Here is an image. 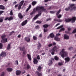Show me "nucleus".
<instances>
[{
	"instance_id": "37",
	"label": "nucleus",
	"mask_w": 76,
	"mask_h": 76,
	"mask_svg": "<svg viewBox=\"0 0 76 76\" xmlns=\"http://www.w3.org/2000/svg\"><path fill=\"white\" fill-rule=\"evenodd\" d=\"M64 31V28H61L60 30L59 31V32H61L62 31Z\"/></svg>"
},
{
	"instance_id": "57",
	"label": "nucleus",
	"mask_w": 76,
	"mask_h": 76,
	"mask_svg": "<svg viewBox=\"0 0 76 76\" xmlns=\"http://www.w3.org/2000/svg\"><path fill=\"white\" fill-rule=\"evenodd\" d=\"M15 63H17V65H18V64H19L18 63V60H16Z\"/></svg>"
},
{
	"instance_id": "12",
	"label": "nucleus",
	"mask_w": 76,
	"mask_h": 76,
	"mask_svg": "<svg viewBox=\"0 0 76 76\" xmlns=\"http://www.w3.org/2000/svg\"><path fill=\"white\" fill-rule=\"evenodd\" d=\"M22 72L20 70H17L16 71V75H20L21 74Z\"/></svg>"
},
{
	"instance_id": "3",
	"label": "nucleus",
	"mask_w": 76,
	"mask_h": 76,
	"mask_svg": "<svg viewBox=\"0 0 76 76\" xmlns=\"http://www.w3.org/2000/svg\"><path fill=\"white\" fill-rule=\"evenodd\" d=\"M60 54H61V57L63 58H64L65 57H66L67 56V54L66 53V52L64 51V50L63 49L61 51L60 53Z\"/></svg>"
},
{
	"instance_id": "47",
	"label": "nucleus",
	"mask_w": 76,
	"mask_h": 76,
	"mask_svg": "<svg viewBox=\"0 0 76 76\" xmlns=\"http://www.w3.org/2000/svg\"><path fill=\"white\" fill-rule=\"evenodd\" d=\"M35 28L36 29H37L39 28V25L37 26H35Z\"/></svg>"
},
{
	"instance_id": "38",
	"label": "nucleus",
	"mask_w": 76,
	"mask_h": 76,
	"mask_svg": "<svg viewBox=\"0 0 76 76\" xmlns=\"http://www.w3.org/2000/svg\"><path fill=\"white\" fill-rule=\"evenodd\" d=\"M58 64L59 66H62L63 64L61 62H59L58 63Z\"/></svg>"
},
{
	"instance_id": "1",
	"label": "nucleus",
	"mask_w": 76,
	"mask_h": 76,
	"mask_svg": "<svg viewBox=\"0 0 76 76\" xmlns=\"http://www.w3.org/2000/svg\"><path fill=\"white\" fill-rule=\"evenodd\" d=\"M36 11H38V12L39 11H41V14H42V11H45L46 9L44 7L38 6L36 8Z\"/></svg>"
},
{
	"instance_id": "39",
	"label": "nucleus",
	"mask_w": 76,
	"mask_h": 76,
	"mask_svg": "<svg viewBox=\"0 0 76 76\" xmlns=\"http://www.w3.org/2000/svg\"><path fill=\"white\" fill-rule=\"evenodd\" d=\"M57 18L58 19H59L60 18H61L62 17V15H57Z\"/></svg>"
},
{
	"instance_id": "40",
	"label": "nucleus",
	"mask_w": 76,
	"mask_h": 76,
	"mask_svg": "<svg viewBox=\"0 0 76 76\" xmlns=\"http://www.w3.org/2000/svg\"><path fill=\"white\" fill-rule=\"evenodd\" d=\"M48 31V29L47 28H44V32H47Z\"/></svg>"
},
{
	"instance_id": "56",
	"label": "nucleus",
	"mask_w": 76,
	"mask_h": 76,
	"mask_svg": "<svg viewBox=\"0 0 76 76\" xmlns=\"http://www.w3.org/2000/svg\"><path fill=\"white\" fill-rule=\"evenodd\" d=\"M18 6H19V4H16V5H15V8H16L18 7Z\"/></svg>"
},
{
	"instance_id": "14",
	"label": "nucleus",
	"mask_w": 76,
	"mask_h": 76,
	"mask_svg": "<svg viewBox=\"0 0 76 76\" xmlns=\"http://www.w3.org/2000/svg\"><path fill=\"white\" fill-rule=\"evenodd\" d=\"M35 74L36 75H37L38 76H42V74L41 73H39L38 71H36L35 72Z\"/></svg>"
},
{
	"instance_id": "58",
	"label": "nucleus",
	"mask_w": 76,
	"mask_h": 76,
	"mask_svg": "<svg viewBox=\"0 0 76 76\" xmlns=\"http://www.w3.org/2000/svg\"><path fill=\"white\" fill-rule=\"evenodd\" d=\"M51 20V18H47L46 19V21H48V20Z\"/></svg>"
},
{
	"instance_id": "36",
	"label": "nucleus",
	"mask_w": 76,
	"mask_h": 76,
	"mask_svg": "<svg viewBox=\"0 0 76 76\" xmlns=\"http://www.w3.org/2000/svg\"><path fill=\"white\" fill-rule=\"evenodd\" d=\"M54 59L55 60L57 61L58 60V58L57 57V56H56L54 57Z\"/></svg>"
},
{
	"instance_id": "43",
	"label": "nucleus",
	"mask_w": 76,
	"mask_h": 76,
	"mask_svg": "<svg viewBox=\"0 0 76 76\" xmlns=\"http://www.w3.org/2000/svg\"><path fill=\"white\" fill-rule=\"evenodd\" d=\"M3 47V44L1 43H0V49H2Z\"/></svg>"
},
{
	"instance_id": "46",
	"label": "nucleus",
	"mask_w": 76,
	"mask_h": 76,
	"mask_svg": "<svg viewBox=\"0 0 76 76\" xmlns=\"http://www.w3.org/2000/svg\"><path fill=\"white\" fill-rule=\"evenodd\" d=\"M64 39H67V34H64Z\"/></svg>"
},
{
	"instance_id": "5",
	"label": "nucleus",
	"mask_w": 76,
	"mask_h": 76,
	"mask_svg": "<svg viewBox=\"0 0 76 76\" xmlns=\"http://www.w3.org/2000/svg\"><path fill=\"white\" fill-rule=\"evenodd\" d=\"M24 1L23 0L22 1H21L19 3V6L18 7V10H20V9H21V7L23 5V3H24Z\"/></svg>"
},
{
	"instance_id": "55",
	"label": "nucleus",
	"mask_w": 76,
	"mask_h": 76,
	"mask_svg": "<svg viewBox=\"0 0 76 76\" xmlns=\"http://www.w3.org/2000/svg\"><path fill=\"white\" fill-rule=\"evenodd\" d=\"M36 8H34L33 10V12L34 13H35V12H36V11L35 10Z\"/></svg>"
},
{
	"instance_id": "20",
	"label": "nucleus",
	"mask_w": 76,
	"mask_h": 76,
	"mask_svg": "<svg viewBox=\"0 0 76 76\" xmlns=\"http://www.w3.org/2000/svg\"><path fill=\"white\" fill-rule=\"evenodd\" d=\"M41 44L40 43L38 42V44H37V49L38 50H39L41 48Z\"/></svg>"
},
{
	"instance_id": "42",
	"label": "nucleus",
	"mask_w": 76,
	"mask_h": 76,
	"mask_svg": "<svg viewBox=\"0 0 76 76\" xmlns=\"http://www.w3.org/2000/svg\"><path fill=\"white\" fill-rule=\"evenodd\" d=\"M4 75H5L4 72H3L1 74V76H4Z\"/></svg>"
},
{
	"instance_id": "23",
	"label": "nucleus",
	"mask_w": 76,
	"mask_h": 76,
	"mask_svg": "<svg viewBox=\"0 0 76 76\" xmlns=\"http://www.w3.org/2000/svg\"><path fill=\"white\" fill-rule=\"evenodd\" d=\"M19 48L20 51H24V50H25V47H24V46L22 47L21 48V47H20Z\"/></svg>"
},
{
	"instance_id": "4",
	"label": "nucleus",
	"mask_w": 76,
	"mask_h": 76,
	"mask_svg": "<svg viewBox=\"0 0 76 76\" xmlns=\"http://www.w3.org/2000/svg\"><path fill=\"white\" fill-rule=\"evenodd\" d=\"M76 18L75 17H73L72 19L68 18L67 20V22H69L70 21H72V23H73L75 22L76 21Z\"/></svg>"
},
{
	"instance_id": "45",
	"label": "nucleus",
	"mask_w": 76,
	"mask_h": 76,
	"mask_svg": "<svg viewBox=\"0 0 76 76\" xmlns=\"http://www.w3.org/2000/svg\"><path fill=\"white\" fill-rule=\"evenodd\" d=\"M10 16H12L13 15V11L12 10L10 11Z\"/></svg>"
},
{
	"instance_id": "13",
	"label": "nucleus",
	"mask_w": 76,
	"mask_h": 76,
	"mask_svg": "<svg viewBox=\"0 0 76 76\" xmlns=\"http://www.w3.org/2000/svg\"><path fill=\"white\" fill-rule=\"evenodd\" d=\"M18 16L20 19H22L23 18V15H22V14L20 13H18Z\"/></svg>"
},
{
	"instance_id": "2",
	"label": "nucleus",
	"mask_w": 76,
	"mask_h": 76,
	"mask_svg": "<svg viewBox=\"0 0 76 76\" xmlns=\"http://www.w3.org/2000/svg\"><path fill=\"white\" fill-rule=\"evenodd\" d=\"M75 5L74 4H69V10L70 11H72L73 10H75L76 9V7H73Z\"/></svg>"
},
{
	"instance_id": "8",
	"label": "nucleus",
	"mask_w": 76,
	"mask_h": 76,
	"mask_svg": "<svg viewBox=\"0 0 76 76\" xmlns=\"http://www.w3.org/2000/svg\"><path fill=\"white\" fill-rule=\"evenodd\" d=\"M1 42L2 43H6V42H7V39H3L1 40Z\"/></svg>"
},
{
	"instance_id": "62",
	"label": "nucleus",
	"mask_w": 76,
	"mask_h": 76,
	"mask_svg": "<svg viewBox=\"0 0 76 76\" xmlns=\"http://www.w3.org/2000/svg\"><path fill=\"white\" fill-rule=\"evenodd\" d=\"M39 37H40V38H41V37H42V34H41L39 35Z\"/></svg>"
},
{
	"instance_id": "51",
	"label": "nucleus",
	"mask_w": 76,
	"mask_h": 76,
	"mask_svg": "<svg viewBox=\"0 0 76 76\" xmlns=\"http://www.w3.org/2000/svg\"><path fill=\"white\" fill-rule=\"evenodd\" d=\"M76 32V28L74 29L73 30V31L72 32V33L74 34V33H75Z\"/></svg>"
},
{
	"instance_id": "63",
	"label": "nucleus",
	"mask_w": 76,
	"mask_h": 76,
	"mask_svg": "<svg viewBox=\"0 0 76 76\" xmlns=\"http://www.w3.org/2000/svg\"><path fill=\"white\" fill-rule=\"evenodd\" d=\"M53 45H56V43L55 42H53Z\"/></svg>"
},
{
	"instance_id": "22",
	"label": "nucleus",
	"mask_w": 76,
	"mask_h": 76,
	"mask_svg": "<svg viewBox=\"0 0 76 76\" xmlns=\"http://www.w3.org/2000/svg\"><path fill=\"white\" fill-rule=\"evenodd\" d=\"M7 72H10L13 70V69L11 68H8L7 69Z\"/></svg>"
},
{
	"instance_id": "30",
	"label": "nucleus",
	"mask_w": 76,
	"mask_h": 76,
	"mask_svg": "<svg viewBox=\"0 0 76 76\" xmlns=\"http://www.w3.org/2000/svg\"><path fill=\"white\" fill-rule=\"evenodd\" d=\"M41 23H42V21L39 20H37L35 22V23L37 24H41Z\"/></svg>"
},
{
	"instance_id": "6",
	"label": "nucleus",
	"mask_w": 76,
	"mask_h": 76,
	"mask_svg": "<svg viewBox=\"0 0 76 76\" xmlns=\"http://www.w3.org/2000/svg\"><path fill=\"white\" fill-rule=\"evenodd\" d=\"M39 13L38 14L36 15L33 18L34 20H36V19H37L39 17V16H41V11L38 12Z\"/></svg>"
},
{
	"instance_id": "15",
	"label": "nucleus",
	"mask_w": 76,
	"mask_h": 76,
	"mask_svg": "<svg viewBox=\"0 0 76 76\" xmlns=\"http://www.w3.org/2000/svg\"><path fill=\"white\" fill-rule=\"evenodd\" d=\"M33 61L34 64H37L38 63V61L37 60V59L35 58L34 59Z\"/></svg>"
},
{
	"instance_id": "11",
	"label": "nucleus",
	"mask_w": 76,
	"mask_h": 76,
	"mask_svg": "<svg viewBox=\"0 0 76 76\" xmlns=\"http://www.w3.org/2000/svg\"><path fill=\"white\" fill-rule=\"evenodd\" d=\"M24 39H25V41H26L27 42H29L31 40L29 38L27 37H25Z\"/></svg>"
},
{
	"instance_id": "50",
	"label": "nucleus",
	"mask_w": 76,
	"mask_h": 76,
	"mask_svg": "<svg viewBox=\"0 0 76 76\" xmlns=\"http://www.w3.org/2000/svg\"><path fill=\"white\" fill-rule=\"evenodd\" d=\"M3 13H4V11H0V16H1V14H2Z\"/></svg>"
},
{
	"instance_id": "60",
	"label": "nucleus",
	"mask_w": 76,
	"mask_h": 76,
	"mask_svg": "<svg viewBox=\"0 0 76 76\" xmlns=\"http://www.w3.org/2000/svg\"><path fill=\"white\" fill-rule=\"evenodd\" d=\"M73 49V47H70L69 48V49L70 50H71Z\"/></svg>"
},
{
	"instance_id": "52",
	"label": "nucleus",
	"mask_w": 76,
	"mask_h": 76,
	"mask_svg": "<svg viewBox=\"0 0 76 76\" xmlns=\"http://www.w3.org/2000/svg\"><path fill=\"white\" fill-rule=\"evenodd\" d=\"M37 60H40V57H39V55L37 56Z\"/></svg>"
},
{
	"instance_id": "17",
	"label": "nucleus",
	"mask_w": 76,
	"mask_h": 76,
	"mask_svg": "<svg viewBox=\"0 0 76 76\" xmlns=\"http://www.w3.org/2000/svg\"><path fill=\"white\" fill-rule=\"evenodd\" d=\"M53 61L52 60H49L48 65H49V66H50L53 65Z\"/></svg>"
},
{
	"instance_id": "64",
	"label": "nucleus",
	"mask_w": 76,
	"mask_h": 76,
	"mask_svg": "<svg viewBox=\"0 0 76 76\" xmlns=\"http://www.w3.org/2000/svg\"><path fill=\"white\" fill-rule=\"evenodd\" d=\"M59 27L60 28H63V25H62L61 26H59Z\"/></svg>"
},
{
	"instance_id": "24",
	"label": "nucleus",
	"mask_w": 76,
	"mask_h": 76,
	"mask_svg": "<svg viewBox=\"0 0 76 76\" xmlns=\"http://www.w3.org/2000/svg\"><path fill=\"white\" fill-rule=\"evenodd\" d=\"M54 40L57 41H59L60 40V39L58 37H55L54 38Z\"/></svg>"
},
{
	"instance_id": "35",
	"label": "nucleus",
	"mask_w": 76,
	"mask_h": 76,
	"mask_svg": "<svg viewBox=\"0 0 76 76\" xmlns=\"http://www.w3.org/2000/svg\"><path fill=\"white\" fill-rule=\"evenodd\" d=\"M12 34H15V31H12V32L10 33V34H9V35L10 36L12 35Z\"/></svg>"
},
{
	"instance_id": "26",
	"label": "nucleus",
	"mask_w": 76,
	"mask_h": 76,
	"mask_svg": "<svg viewBox=\"0 0 76 76\" xmlns=\"http://www.w3.org/2000/svg\"><path fill=\"white\" fill-rule=\"evenodd\" d=\"M27 55L28 59H29V60H30V61H31V55L29 54H27Z\"/></svg>"
},
{
	"instance_id": "49",
	"label": "nucleus",
	"mask_w": 76,
	"mask_h": 76,
	"mask_svg": "<svg viewBox=\"0 0 76 76\" xmlns=\"http://www.w3.org/2000/svg\"><path fill=\"white\" fill-rule=\"evenodd\" d=\"M16 3H17V2L16 1H15L14 2H13L12 5L14 6V5H15V4H16Z\"/></svg>"
},
{
	"instance_id": "27",
	"label": "nucleus",
	"mask_w": 76,
	"mask_h": 76,
	"mask_svg": "<svg viewBox=\"0 0 76 76\" xmlns=\"http://www.w3.org/2000/svg\"><path fill=\"white\" fill-rule=\"evenodd\" d=\"M37 3V2L36 1H32V5L33 6H35Z\"/></svg>"
},
{
	"instance_id": "32",
	"label": "nucleus",
	"mask_w": 76,
	"mask_h": 76,
	"mask_svg": "<svg viewBox=\"0 0 76 76\" xmlns=\"http://www.w3.org/2000/svg\"><path fill=\"white\" fill-rule=\"evenodd\" d=\"M31 5H30L28 7V8L26 10V12H28V11L30 9H31Z\"/></svg>"
},
{
	"instance_id": "59",
	"label": "nucleus",
	"mask_w": 76,
	"mask_h": 76,
	"mask_svg": "<svg viewBox=\"0 0 76 76\" xmlns=\"http://www.w3.org/2000/svg\"><path fill=\"white\" fill-rule=\"evenodd\" d=\"M9 20V17H6L5 19L4 20Z\"/></svg>"
},
{
	"instance_id": "16",
	"label": "nucleus",
	"mask_w": 76,
	"mask_h": 76,
	"mask_svg": "<svg viewBox=\"0 0 76 76\" xmlns=\"http://www.w3.org/2000/svg\"><path fill=\"white\" fill-rule=\"evenodd\" d=\"M50 26V25L45 24L43 25V28H47L48 27H49Z\"/></svg>"
},
{
	"instance_id": "19",
	"label": "nucleus",
	"mask_w": 76,
	"mask_h": 76,
	"mask_svg": "<svg viewBox=\"0 0 76 76\" xmlns=\"http://www.w3.org/2000/svg\"><path fill=\"white\" fill-rule=\"evenodd\" d=\"M6 35H5V34H3L1 37V39H4V38H6Z\"/></svg>"
},
{
	"instance_id": "33",
	"label": "nucleus",
	"mask_w": 76,
	"mask_h": 76,
	"mask_svg": "<svg viewBox=\"0 0 76 76\" xmlns=\"http://www.w3.org/2000/svg\"><path fill=\"white\" fill-rule=\"evenodd\" d=\"M13 19V17L12 16H10L9 18H8V20L10 21V20H12Z\"/></svg>"
},
{
	"instance_id": "25",
	"label": "nucleus",
	"mask_w": 76,
	"mask_h": 76,
	"mask_svg": "<svg viewBox=\"0 0 76 76\" xmlns=\"http://www.w3.org/2000/svg\"><path fill=\"white\" fill-rule=\"evenodd\" d=\"M4 18L3 17L0 18V23H1L3 22V19H4Z\"/></svg>"
},
{
	"instance_id": "28",
	"label": "nucleus",
	"mask_w": 76,
	"mask_h": 76,
	"mask_svg": "<svg viewBox=\"0 0 76 76\" xmlns=\"http://www.w3.org/2000/svg\"><path fill=\"white\" fill-rule=\"evenodd\" d=\"M41 69H42V67L40 66L38 67L37 68V70H38V72H40L41 71Z\"/></svg>"
},
{
	"instance_id": "29",
	"label": "nucleus",
	"mask_w": 76,
	"mask_h": 76,
	"mask_svg": "<svg viewBox=\"0 0 76 76\" xmlns=\"http://www.w3.org/2000/svg\"><path fill=\"white\" fill-rule=\"evenodd\" d=\"M7 50H9L10 49V44H9L7 48Z\"/></svg>"
},
{
	"instance_id": "21",
	"label": "nucleus",
	"mask_w": 76,
	"mask_h": 76,
	"mask_svg": "<svg viewBox=\"0 0 76 76\" xmlns=\"http://www.w3.org/2000/svg\"><path fill=\"white\" fill-rule=\"evenodd\" d=\"M0 9L1 10H4L5 9L4 6L3 5H0Z\"/></svg>"
},
{
	"instance_id": "48",
	"label": "nucleus",
	"mask_w": 76,
	"mask_h": 76,
	"mask_svg": "<svg viewBox=\"0 0 76 76\" xmlns=\"http://www.w3.org/2000/svg\"><path fill=\"white\" fill-rule=\"evenodd\" d=\"M69 61H70V58H69V57H67V62H69Z\"/></svg>"
},
{
	"instance_id": "61",
	"label": "nucleus",
	"mask_w": 76,
	"mask_h": 76,
	"mask_svg": "<svg viewBox=\"0 0 76 76\" xmlns=\"http://www.w3.org/2000/svg\"><path fill=\"white\" fill-rule=\"evenodd\" d=\"M56 36H60V34L58 33L57 34H56Z\"/></svg>"
},
{
	"instance_id": "53",
	"label": "nucleus",
	"mask_w": 76,
	"mask_h": 76,
	"mask_svg": "<svg viewBox=\"0 0 76 76\" xmlns=\"http://www.w3.org/2000/svg\"><path fill=\"white\" fill-rule=\"evenodd\" d=\"M53 45V44H50L48 45V47H51Z\"/></svg>"
},
{
	"instance_id": "18",
	"label": "nucleus",
	"mask_w": 76,
	"mask_h": 76,
	"mask_svg": "<svg viewBox=\"0 0 76 76\" xmlns=\"http://www.w3.org/2000/svg\"><path fill=\"white\" fill-rule=\"evenodd\" d=\"M49 36L51 38H53L54 37V34L53 33H52L50 34Z\"/></svg>"
},
{
	"instance_id": "44",
	"label": "nucleus",
	"mask_w": 76,
	"mask_h": 76,
	"mask_svg": "<svg viewBox=\"0 0 76 76\" xmlns=\"http://www.w3.org/2000/svg\"><path fill=\"white\" fill-rule=\"evenodd\" d=\"M23 51V54L24 55H25V54H26V50H25Z\"/></svg>"
},
{
	"instance_id": "10",
	"label": "nucleus",
	"mask_w": 76,
	"mask_h": 76,
	"mask_svg": "<svg viewBox=\"0 0 76 76\" xmlns=\"http://www.w3.org/2000/svg\"><path fill=\"white\" fill-rule=\"evenodd\" d=\"M6 52H3L2 53H1L0 54V56L4 57L6 56Z\"/></svg>"
},
{
	"instance_id": "31",
	"label": "nucleus",
	"mask_w": 76,
	"mask_h": 76,
	"mask_svg": "<svg viewBox=\"0 0 76 76\" xmlns=\"http://www.w3.org/2000/svg\"><path fill=\"white\" fill-rule=\"evenodd\" d=\"M33 39H34V41L37 40V39H38V38H37V37L35 36H33Z\"/></svg>"
},
{
	"instance_id": "34",
	"label": "nucleus",
	"mask_w": 76,
	"mask_h": 76,
	"mask_svg": "<svg viewBox=\"0 0 76 76\" xmlns=\"http://www.w3.org/2000/svg\"><path fill=\"white\" fill-rule=\"evenodd\" d=\"M60 12H61V10H59L57 12V13H56V16H58L59 14V13H60Z\"/></svg>"
},
{
	"instance_id": "54",
	"label": "nucleus",
	"mask_w": 76,
	"mask_h": 76,
	"mask_svg": "<svg viewBox=\"0 0 76 76\" xmlns=\"http://www.w3.org/2000/svg\"><path fill=\"white\" fill-rule=\"evenodd\" d=\"M63 21V20L59 19L58 22H61Z\"/></svg>"
},
{
	"instance_id": "7",
	"label": "nucleus",
	"mask_w": 76,
	"mask_h": 76,
	"mask_svg": "<svg viewBox=\"0 0 76 76\" xmlns=\"http://www.w3.org/2000/svg\"><path fill=\"white\" fill-rule=\"evenodd\" d=\"M57 48L56 46H55L52 48V51L51 52L52 55H54V52L56 51V52H57Z\"/></svg>"
},
{
	"instance_id": "9",
	"label": "nucleus",
	"mask_w": 76,
	"mask_h": 76,
	"mask_svg": "<svg viewBox=\"0 0 76 76\" xmlns=\"http://www.w3.org/2000/svg\"><path fill=\"white\" fill-rule=\"evenodd\" d=\"M28 23V20H26L25 21H23L22 23H21V26H25L26 23Z\"/></svg>"
},
{
	"instance_id": "41",
	"label": "nucleus",
	"mask_w": 76,
	"mask_h": 76,
	"mask_svg": "<svg viewBox=\"0 0 76 76\" xmlns=\"http://www.w3.org/2000/svg\"><path fill=\"white\" fill-rule=\"evenodd\" d=\"M26 68L27 69H30V65H29V64H27L26 66Z\"/></svg>"
}]
</instances>
